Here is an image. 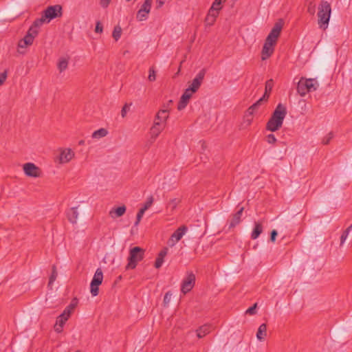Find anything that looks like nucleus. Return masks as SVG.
I'll list each match as a JSON object with an SVG mask.
<instances>
[{"instance_id": "obj_31", "label": "nucleus", "mask_w": 352, "mask_h": 352, "mask_svg": "<svg viewBox=\"0 0 352 352\" xmlns=\"http://www.w3.org/2000/svg\"><path fill=\"white\" fill-rule=\"evenodd\" d=\"M45 21H46V19H44L43 16L42 15L41 18L36 19L34 21L32 25L30 28H33L34 30H37V28L41 27Z\"/></svg>"}, {"instance_id": "obj_61", "label": "nucleus", "mask_w": 352, "mask_h": 352, "mask_svg": "<svg viewBox=\"0 0 352 352\" xmlns=\"http://www.w3.org/2000/svg\"><path fill=\"white\" fill-rule=\"evenodd\" d=\"M128 52H129L128 51H125V52H124V55L127 54V53H128Z\"/></svg>"}, {"instance_id": "obj_4", "label": "nucleus", "mask_w": 352, "mask_h": 352, "mask_svg": "<svg viewBox=\"0 0 352 352\" xmlns=\"http://www.w3.org/2000/svg\"><path fill=\"white\" fill-rule=\"evenodd\" d=\"M144 250L140 247L135 246L129 250L128 257V263L126 270H133L136 267L138 262L141 261L144 257Z\"/></svg>"}, {"instance_id": "obj_41", "label": "nucleus", "mask_w": 352, "mask_h": 352, "mask_svg": "<svg viewBox=\"0 0 352 352\" xmlns=\"http://www.w3.org/2000/svg\"><path fill=\"white\" fill-rule=\"evenodd\" d=\"M314 0H312L311 1H310L308 5V7H307V12L311 15H314L316 12V5L314 3Z\"/></svg>"}, {"instance_id": "obj_44", "label": "nucleus", "mask_w": 352, "mask_h": 352, "mask_svg": "<svg viewBox=\"0 0 352 352\" xmlns=\"http://www.w3.org/2000/svg\"><path fill=\"white\" fill-rule=\"evenodd\" d=\"M265 41L269 42V43H270L272 42V43H273L274 45H276L277 41H278V38L276 36H275L274 35H272L270 33L268 34V36H267Z\"/></svg>"}, {"instance_id": "obj_34", "label": "nucleus", "mask_w": 352, "mask_h": 352, "mask_svg": "<svg viewBox=\"0 0 352 352\" xmlns=\"http://www.w3.org/2000/svg\"><path fill=\"white\" fill-rule=\"evenodd\" d=\"M215 12H213V13H210V9L208 11V15L206 18V21L209 24V25H213V23H214V21H216V19L218 16H216V14H214Z\"/></svg>"}, {"instance_id": "obj_59", "label": "nucleus", "mask_w": 352, "mask_h": 352, "mask_svg": "<svg viewBox=\"0 0 352 352\" xmlns=\"http://www.w3.org/2000/svg\"><path fill=\"white\" fill-rule=\"evenodd\" d=\"M84 144H85V140H80L78 142V144H80V145H83Z\"/></svg>"}, {"instance_id": "obj_9", "label": "nucleus", "mask_w": 352, "mask_h": 352, "mask_svg": "<svg viewBox=\"0 0 352 352\" xmlns=\"http://www.w3.org/2000/svg\"><path fill=\"white\" fill-rule=\"evenodd\" d=\"M38 34V30L30 28L25 36L19 40L18 43L19 48H25L33 43L34 37Z\"/></svg>"}, {"instance_id": "obj_24", "label": "nucleus", "mask_w": 352, "mask_h": 352, "mask_svg": "<svg viewBox=\"0 0 352 352\" xmlns=\"http://www.w3.org/2000/svg\"><path fill=\"white\" fill-rule=\"evenodd\" d=\"M267 336V325L263 323L261 324L256 333V338L259 341H263Z\"/></svg>"}, {"instance_id": "obj_25", "label": "nucleus", "mask_w": 352, "mask_h": 352, "mask_svg": "<svg viewBox=\"0 0 352 352\" xmlns=\"http://www.w3.org/2000/svg\"><path fill=\"white\" fill-rule=\"evenodd\" d=\"M226 0H214L210 8V13L215 12L216 16L219 15V11L221 10V3Z\"/></svg>"}, {"instance_id": "obj_5", "label": "nucleus", "mask_w": 352, "mask_h": 352, "mask_svg": "<svg viewBox=\"0 0 352 352\" xmlns=\"http://www.w3.org/2000/svg\"><path fill=\"white\" fill-rule=\"evenodd\" d=\"M316 85H318L316 79L301 78L297 85V91L301 96H305L308 92L316 90Z\"/></svg>"}, {"instance_id": "obj_3", "label": "nucleus", "mask_w": 352, "mask_h": 352, "mask_svg": "<svg viewBox=\"0 0 352 352\" xmlns=\"http://www.w3.org/2000/svg\"><path fill=\"white\" fill-rule=\"evenodd\" d=\"M331 7L329 2L322 0L318 7V25L320 28L326 30L330 20Z\"/></svg>"}, {"instance_id": "obj_48", "label": "nucleus", "mask_w": 352, "mask_h": 352, "mask_svg": "<svg viewBox=\"0 0 352 352\" xmlns=\"http://www.w3.org/2000/svg\"><path fill=\"white\" fill-rule=\"evenodd\" d=\"M131 104H128L127 103H126V104L123 106V107H122V110H121V116H122V118H124V117L126 116L127 111L129 110V106H130Z\"/></svg>"}, {"instance_id": "obj_56", "label": "nucleus", "mask_w": 352, "mask_h": 352, "mask_svg": "<svg viewBox=\"0 0 352 352\" xmlns=\"http://www.w3.org/2000/svg\"><path fill=\"white\" fill-rule=\"evenodd\" d=\"M157 3V8H161L164 4V0H158Z\"/></svg>"}, {"instance_id": "obj_11", "label": "nucleus", "mask_w": 352, "mask_h": 352, "mask_svg": "<svg viewBox=\"0 0 352 352\" xmlns=\"http://www.w3.org/2000/svg\"><path fill=\"white\" fill-rule=\"evenodd\" d=\"M206 70L205 68L200 70L199 72L197 74L196 77L192 80L191 84L188 87L193 93H196L199 89L206 75Z\"/></svg>"}, {"instance_id": "obj_40", "label": "nucleus", "mask_w": 352, "mask_h": 352, "mask_svg": "<svg viewBox=\"0 0 352 352\" xmlns=\"http://www.w3.org/2000/svg\"><path fill=\"white\" fill-rule=\"evenodd\" d=\"M148 80L151 82H153L156 79V72L154 67H151L149 69V75H148Z\"/></svg>"}, {"instance_id": "obj_36", "label": "nucleus", "mask_w": 352, "mask_h": 352, "mask_svg": "<svg viewBox=\"0 0 352 352\" xmlns=\"http://www.w3.org/2000/svg\"><path fill=\"white\" fill-rule=\"evenodd\" d=\"M148 12H140V9L137 12L136 19L139 21H145L148 18Z\"/></svg>"}, {"instance_id": "obj_28", "label": "nucleus", "mask_w": 352, "mask_h": 352, "mask_svg": "<svg viewBox=\"0 0 352 352\" xmlns=\"http://www.w3.org/2000/svg\"><path fill=\"white\" fill-rule=\"evenodd\" d=\"M108 133V131L106 129L101 128L98 130L95 131L92 133V138H100L105 137Z\"/></svg>"}, {"instance_id": "obj_57", "label": "nucleus", "mask_w": 352, "mask_h": 352, "mask_svg": "<svg viewBox=\"0 0 352 352\" xmlns=\"http://www.w3.org/2000/svg\"><path fill=\"white\" fill-rule=\"evenodd\" d=\"M254 113L250 111L248 109L245 111V116H247L248 117H253Z\"/></svg>"}, {"instance_id": "obj_15", "label": "nucleus", "mask_w": 352, "mask_h": 352, "mask_svg": "<svg viewBox=\"0 0 352 352\" xmlns=\"http://www.w3.org/2000/svg\"><path fill=\"white\" fill-rule=\"evenodd\" d=\"M274 46L275 45L272 43V42L269 43V42L265 41V43L261 51L262 60H265L272 55L274 51Z\"/></svg>"}, {"instance_id": "obj_21", "label": "nucleus", "mask_w": 352, "mask_h": 352, "mask_svg": "<svg viewBox=\"0 0 352 352\" xmlns=\"http://www.w3.org/2000/svg\"><path fill=\"white\" fill-rule=\"evenodd\" d=\"M212 330V326L209 324H205L201 326L197 330V336L199 338H204L205 336L208 334Z\"/></svg>"}, {"instance_id": "obj_20", "label": "nucleus", "mask_w": 352, "mask_h": 352, "mask_svg": "<svg viewBox=\"0 0 352 352\" xmlns=\"http://www.w3.org/2000/svg\"><path fill=\"white\" fill-rule=\"evenodd\" d=\"M167 252H168V248H163L160 252V253L158 254L157 257V258L155 260V265H155V268L158 269V268H160L162 265V264L164 263V258L166 256Z\"/></svg>"}, {"instance_id": "obj_49", "label": "nucleus", "mask_w": 352, "mask_h": 352, "mask_svg": "<svg viewBox=\"0 0 352 352\" xmlns=\"http://www.w3.org/2000/svg\"><path fill=\"white\" fill-rule=\"evenodd\" d=\"M7 76L8 72L6 70L0 74V86L6 81Z\"/></svg>"}, {"instance_id": "obj_10", "label": "nucleus", "mask_w": 352, "mask_h": 352, "mask_svg": "<svg viewBox=\"0 0 352 352\" xmlns=\"http://www.w3.org/2000/svg\"><path fill=\"white\" fill-rule=\"evenodd\" d=\"M195 275L192 272H188L186 278H185L182 283L181 291L186 294L194 287L195 284Z\"/></svg>"}, {"instance_id": "obj_30", "label": "nucleus", "mask_w": 352, "mask_h": 352, "mask_svg": "<svg viewBox=\"0 0 352 352\" xmlns=\"http://www.w3.org/2000/svg\"><path fill=\"white\" fill-rule=\"evenodd\" d=\"M65 322H63V320H62V319H57L56 318V324L54 325V331L57 333H61L63 330V327L65 325Z\"/></svg>"}, {"instance_id": "obj_7", "label": "nucleus", "mask_w": 352, "mask_h": 352, "mask_svg": "<svg viewBox=\"0 0 352 352\" xmlns=\"http://www.w3.org/2000/svg\"><path fill=\"white\" fill-rule=\"evenodd\" d=\"M62 6L60 5H54L48 6L43 12V16L44 19H45L47 22H50L51 20L60 17L62 16Z\"/></svg>"}, {"instance_id": "obj_13", "label": "nucleus", "mask_w": 352, "mask_h": 352, "mask_svg": "<svg viewBox=\"0 0 352 352\" xmlns=\"http://www.w3.org/2000/svg\"><path fill=\"white\" fill-rule=\"evenodd\" d=\"M78 302V300L76 298H73L69 305L65 309L63 312L57 318V319H62L64 322H66L75 308L77 307Z\"/></svg>"}, {"instance_id": "obj_60", "label": "nucleus", "mask_w": 352, "mask_h": 352, "mask_svg": "<svg viewBox=\"0 0 352 352\" xmlns=\"http://www.w3.org/2000/svg\"><path fill=\"white\" fill-rule=\"evenodd\" d=\"M172 102H173V100H170L168 101V104H171Z\"/></svg>"}, {"instance_id": "obj_46", "label": "nucleus", "mask_w": 352, "mask_h": 352, "mask_svg": "<svg viewBox=\"0 0 352 352\" xmlns=\"http://www.w3.org/2000/svg\"><path fill=\"white\" fill-rule=\"evenodd\" d=\"M256 307H257V303H254L252 307H249L246 311L245 314H250V315H254L256 313Z\"/></svg>"}, {"instance_id": "obj_39", "label": "nucleus", "mask_w": 352, "mask_h": 352, "mask_svg": "<svg viewBox=\"0 0 352 352\" xmlns=\"http://www.w3.org/2000/svg\"><path fill=\"white\" fill-rule=\"evenodd\" d=\"M145 210H143V208H140V210L138 211V214H137V217H136V221L134 223V226H138V224L140 223V221H141V219L142 218L144 212H145Z\"/></svg>"}, {"instance_id": "obj_16", "label": "nucleus", "mask_w": 352, "mask_h": 352, "mask_svg": "<svg viewBox=\"0 0 352 352\" xmlns=\"http://www.w3.org/2000/svg\"><path fill=\"white\" fill-rule=\"evenodd\" d=\"M243 210L244 207H241L235 214H233L229 225L230 229L234 228L236 226L240 223Z\"/></svg>"}, {"instance_id": "obj_38", "label": "nucleus", "mask_w": 352, "mask_h": 352, "mask_svg": "<svg viewBox=\"0 0 352 352\" xmlns=\"http://www.w3.org/2000/svg\"><path fill=\"white\" fill-rule=\"evenodd\" d=\"M274 86V81L272 79L267 80L265 82V91L271 93Z\"/></svg>"}, {"instance_id": "obj_1", "label": "nucleus", "mask_w": 352, "mask_h": 352, "mask_svg": "<svg viewBox=\"0 0 352 352\" xmlns=\"http://www.w3.org/2000/svg\"><path fill=\"white\" fill-rule=\"evenodd\" d=\"M287 115V109L285 105L279 103L273 111L270 118L266 124V129L271 132L279 130Z\"/></svg>"}, {"instance_id": "obj_2", "label": "nucleus", "mask_w": 352, "mask_h": 352, "mask_svg": "<svg viewBox=\"0 0 352 352\" xmlns=\"http://www.w3.org/2000/svg\"><path fill=\"white\" fill-rule=\"evenodd\" d=\"M88 211L89 208L86 205L79 204L68 209L66 211V216L71 223L76 224L87 217Z\"/></svg>"}, {"instance_id": "obj_58", "label": "nucleus", "mask_w": 352, "mask_h": 352, "mask_svg": "<svg viewBox=\"0 0 352 352\" xmlns=\"http://www.w3.org/2000/svg\"><path fill=\"white\" fill-rule=\"evenodd\" d=\"M249 110H250L251 112H252L253 113H254V111H256L253 107L251 105L249 108H248Z\"/></svg>"}, {"instance_id": "obj_35", "label": "nucleus", "mask_w": 352, "mask_h": 352, "mask_svg": "<svg viewBox=\"0 0 352 352\" xmlns=\"http://www.w3.org/2000/svg\"><path fill=\"white\" fill-rule=\"evenodd\" d=\"M57 271H56V267L54 265L52 266V274H51V276H50V278H49V285H51L53 283V282L56 280V277H57Z\"/></svg>"}, {"instance_id": "obj_55", "label": "nucleus", "mask_w": 352, "mask_h": 352, "mask_svg": "<svg viewBox=\"0 0 352 352\" xmlns=\"http://www.w3.org/2000/svg\"><path fill=\"white\" fill-rule=\"evenodd\" d=\"M270 93L265 91L263 97L261 98L259 100H262V102L263 101H267L268 100L269 97H270Z\"/></svg>"}, {"instance_id": "obj_8", "label": "nucleus", "mask_w": 352, "mask_h": 352, "mask_svg": "<svg viewBox=\"0 0 352 352\" xmlns=\"http://www.w3.org/2000/svg\"><path fill=\"white\" fill-rule=\"evenodd\" d=\"M23 170L26 176L30 177H40L42 175L41 169L34 163L28 162L23 164Z\"/></svg>"}, {"instance_id": "obj_54", "label": "nucleus", "mask_w": 352, "mask_h": 352, "mask_svg": "<svg viewBox=\"0 0 352 352\" xmlns=\"http://www.w3.org/2000/svg\"><path fill=\"white\" fill-rule=\"evenodd\" d=\"M261 104H262V100H258L252 106L256 111L258 109V107L261 105Z\"/></svg>"}, {"instance_id": "obj_6", "label": "nucleus", "mask_w": 352, "mask_h": 352, "mask_svg": "<svg viewBox=\"0 0 352 352\" xmlns=\"http://www.w3.org/2000/svg\"><path fill=\"white\" fill-rule=\"evenodd\" d=\"M103 280V272L101 268H98L91 281L90 292L93 296H96L99 293V286L102 284Z\"/></svg>"}, {"instance_id": "obj_47", "label": "nucleus", "mask_w": 352, "mask_h": 352, "mask_svg": "<svg viewBox=\"0 0 352 352\" xmlns=\"http://www.w3.org/2000/svg\"><path fill=\"white\" fill-rule=\"evenodd\" d=\"M266 140L269 144H275L276 142V138L274 134H269L266 137Z\"/></svg>"}, {"instance_id": "obj_32", "label": "nucleus", "mask_w": 352, "mask_h": 352, "mask_svg": "<svg viewBox=\"0 0 352 352\" xmlns=\"http://www.w3.org/2000/svg\"><path fill=\"white\" fill-rule=\"evenodd\" d=\"M122 34V28L119 25H116L114 27L112 36L115 39V41H118Z\"/></svg>"}, {"instance_id": "obj_51", "label": "nucleus", "mask_w": 352, "mask_h": 352, "mask_svg": "<svg viewBox=\"0 0 352 352\" xmlns=\"http://www.w3.org/2000/svg\"><path fill=\"white\" fill-rule=\"evenodd\" d=\"M253 120V117H248L247 116L244 115L243 117V122L246 124L247 126H250Z\"/></svg>"}, {"instance_id": "obj_14", "label": "nucleus", "mask_w": 352, "mask_h": 352, "mask_svg": "<svg viewBox=\"0 0 352 352\" xmlns=\"http://www.w3.org/2000/svg\"><path fill=\"white\" fill-rule=\"evenodd\" d=\"M193 94L188 88L185 89L177 104V109L179 111L184 109L188 105Z\"/></svg>"}, {"instance_id": "obj_22", "label": "nucleus", "mask_w": 352, "mask_h": 352, "mask_svg": "<svg viewBox=\"0 0 352 352\" xmlns=\"http://www.w3.org/2000/svg\"><path fill=\"white\" fill-rule=\"evenodd\" d=\"M162 129L163 128L162 127L160 122L155 121L153 126L151 129V138L153 139L157 138V137L162 132Z\"/></svg>"}, {"instance_id": "obj_42", "label": "nucleus", "mask_w": 352, "mask_h": 352, "mask_svg": "<svg viewBox=\"0 0 352 352\" xmlns=\"http://www.w3.org/2000/svg\"><path fill=\"white\" fill-rule=\"evenodd\" d=\"M171 296H172V294L170 291L167 292L165 294L164 300H163L164 306L166 307L168 305V304L170 301V299H171Z\"/></svg>"}, {"instance_id": "obj_45", "label": "nucleus", "mask_w": 352, "mask_h": 352, "mask_svg": "<svg viewBox=\"0 0 352 352\" xmlns=\"http://www.w3.org/2000/svg\"><path fill=\"white\" fill-rule=\"evenodd\" d=\"M333 134L332 132H330L328 133V135L324 137L322 141V143L324 144V145H327L328 144H329L331 140L333 138Z\"/></svg>"}, {"instance_id": "obj_29", "label": "nucleus", "mask_w": 352, "mask_h": 352, "mask_svg": "<svg viewBox=\"0 0 352 352\" xmlns=\"http://www.w3.org/2000/svg\"><path fill=\"white\" fill-rule=\"evenodd\" d=\"M153 0H145L140 8V12H144L149 14Z\"/></svg>"}, {"instance_id": "obj_43", "label": "nucleus", "mask_w": 352, "mask_h": 352, "mask_svg": "<svg viewBox=\"0 0 352 352\" xmlns=\"http://www.w3.org/2000/svg\"><path fill=\"white\" fill-rule=\"evenodd\" d=\"M153 203V197L152 196H150L147 199L146 201L144 203V206L142 208H143V210H146L147 209H148L151 206Z\"/></svg>"}, {"instance_id": "obj_52", "label": "nucleus", "mask_w": 352, "mask_h": 352, "mask_svg": "<svg viewBox=\"0 0 352 352\" xmlns=\"http://www.w3.org/2000/svg\"><path fill=\"white\" fill-rule=\"evenodd\" d=\"M277 235H278V232L276 230H272L270 232V241L272 242H275Z\"/></svg>"}, {"instance_id": "obj_50", "label": "nucleus", "mask_w": 352, "mask_h": 352, "mask_svg": "<svg viewBox=\"0 0 352 352\" xmlns=\"http://www.w3.org/2000/svg\"><path fill=\"white\" fill-rule=\"evenodd\" d=\"M103 27L102 23L100 21H97L96 28H95V32L96 33H101L102 32Z\"/></svg>"}, {"instance_id": "obj_37", "label": "nucleus", "mask_w": 352, "mask_h": 352, "mask_svg": "<svg viewBox=\"0 0 352 352\" xmlns=\"http://www.w3.org/2000/svg\"><path fill=\"white\" fill-rule=\"evenodd\" d=\"M351 228H352V224L349 227H348L345 230L343 231V232L340 236V244L341 245H342L344 243V241L347 238L349 232Z\"/></svg>"}, {"instance_id": "obj_27", "label": "nucleus", "mask_w": 352, "mask_h": 352, "mask_svg": "<svg viewBox=\"0 0 352 352\" xmlns=\"http://www.w3.org/2000/svg\"><path fill=\"white\" fill-rule=\"evenodd\" d=\"M68 63H69L68 58H67L65 57H61L59 58V60L57 64V67L60 73L63 72V71H65L67 68Z\"/></svg>"}, {"instance_id": "obj_12", "label": "nucleus", "mask_w": 352, "mask_h": 352, "mask_svg": "<svg viewBox=\"0 0 352 352\" xmlns=\"http://www.w3.org/2000/svg\"><path fill=\"white\" fill-rule=\"evenodd\" d=\"M188 230V227L185 225L180 226L171 235L170 239L168 240L169 246L172 247L175 245V244L178 242L184 236V234Z\"/></svg>"}, {"instance_id": "obj_17", "label": "nucleus", "mask_w": 352, "mask_h": 352, "mask_svg": "<svg viewBox=\"0 0 352 352\" xmlns=\"http://www.w3.org/2000/svg\"><path fill=\"white\" fill-rule=\"evenodd\" d=\"M74 153L70 148H67L60 152V162L66 163L69 162L74 157Z\"/></svg>"}, {"instance_id": "obj_62", "label": "nucleus", "mask_w": 352, "mask_h": 352, "mask_svg": "<svg viewBox=\"0 0 352 352\" xmlns=\"http://www.w3.org/2000/svg\"><path fill=\"white\" fill-rule=\"evenodd\" d=\"M75 352H81V351L78 350V351H75Z\"/></svg>"}, {"instance_id": "obj_18", "label": "nucleus", "mask_w": 352, "mask_h": 352, "mask_svg": "<svg viewBox=\"0 0 352 352\" xmlns=\"http://www.w3.org/2000/svg\"><path fill=\"white\" fill-rule=\"evenodd\" d=\"M283 20L282 19H278V21L275 23L274 27L272 28L270 33L272 35H274L278 38L281 30L283 29Z\"/></svg>"}, {"instance_id": "obj_33", "label": "nucleus", "mask_w": 352, "mask_h": 352, "mask_svg": "<svg viewBox=\"0 0 352 352\" xmlns=\"http://www.w3.org/2000/svg\"><path fill=\"white\" fill-rule=\"evenodd\" d=\"M180 202L179 199L177 198L172 199L169 201V202L167 204V208H170V211L173 212L178 205V204Z\"/></svg>"}, {"instance_id": "obj_23", "label": "nucleus", "mask_w": 352, "mask_h": 352, "mask_svg": "<svg viewBox=\"0 0 352 352\" xmlns=\"http://www.w3.org/2000/svg\"><path fill=\"white\" fill-rule=\"evenodd\" d=\"M263 232V226L260 222L254 223V228L251 234L252 239H256Z\"/></svg>"}, {"instance_id": "obj_26", "label": "nucleus", "mask_w": 352, "mask_h": 352, "mask_svg": "<svg viewBox=\"0 0 352 352\" xmlns=\"http://www.w3.org/2000/svg\"><path fill=\"white\" fill-rule=\"evenodd\" d=\"M168 109H161L155 116L156 122L166 121L168 118Z\"/></svg>"}, {"instance_id": "obj_53", "label": "nucleus", "mask_w": 352, "mask_h": 352, "mask_svg": "<svg viewBox=\"0 0 352 352\" xmlns=\"http://www.w3.org/2000/svg\"><path fill=\"white\" fill-rule=\"evenodd\" d=\"M110 2L111 0H100V4L102 8H105L108 7Z\"/></svg>"}, {"instance_id": "obj_19", "label": "nucleus", "mask_w": 352, "mask_h": 352, "mask_svg": "<svg viewBox=\"0 0 352 352\" xmlns=\"http://www.w3.org/2000/svg\"><path fill=\"white\" fill-rule=\"evenodd\" d=\"M126 208L124 205L120 206L116 208H113L109 214L112 218L120 217L126 212Z\"/></svg>"}]
</instances>
